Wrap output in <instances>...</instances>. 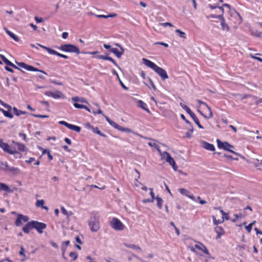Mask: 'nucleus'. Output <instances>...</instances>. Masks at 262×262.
Masks as SVG:
<instances>
[{"label": "nucleus", "instance_id": "1", "mask_svg": "<svg viewBox=\"0 0 262 262\" xmlns=\"http://www.w3.org/2000/svg\"><path fill=\"white\" fill-rule=\"evenodd\" d=\"M0 147L6 152L10 155H14L15 158H21L22 155L19 151L26 152L27 148L25 145L22 143L16 142H12V144L9 145L4 142L3 140H0Z\"/></svg>", "mask_w": 262, "mask_h": 262}, {"label": "nucleus", "instance_id": "2", "mask_svg": "<svg viewBox=\"0 0 262 262\" xmlns=\"http://www.w3.org/2000/svg\"><path fill=\"white\" fill-rule=\"evenodd\" d=\"M90 230L92 232H97L100 229V215L99 213L93 212L88 222Z\"/></svg>", "mask_w": 262, "mask_h": 262}, {"label": "nucleus", "instance_id": "3", "mask_svg": "<svg viewBox=\"0 0 262 262\" xmlns=\"http://www.w3.org/2000/svg\"><path fill=\"white\" fill-rule=\"evenodd\" d=\"M142 61L146 66L152 69L163 80H164L168 78V75L164 69L159 67L151 61L146 58H143Z\"/></svg>", "mask_w": 262, "mask_h": 262}, {"label": "nucleus", "instance_id": "4", "mask_svg": "<svg viewBox=\"0 0 262 262\" xmlns=\"http://www.w3.org/2000/svg\"><path fill=\"white\" fill-rule=\"evenodd\" d=\"M198 103V112L206 119H209L213 117V115L210 107L206 103L200 100H197Z\"/></svg>", "mask_w": 262, "mask_h": 262}, {"label": "nucleus", "instance_id": "5", "mask_svg": "<svg viewBox=\"0 0 262 262\" xmlns=\"http://www.w3.org/2000/svg\"><path fill=\"white\" fill-rule=\"evenodd\" d=\"M159 153L162 160H165L172 166L174 170H177V165L176 162L173 158H172V157L168 152L166 151H162L161 150H159Z\"/></svg>", "mask_w": 262, "mask_h": 262}, {"label": "nucleus", "instance_id": "6", "mask_svg": "<svg viewBox=\"0 0 262 262\" xmlns=\"http://www.w3.org/2000/svg\"><path fill=\"white\" fill-rule=\"evenodd\" d=\"M110 226L115 231H123L125 228V226L121 221L117 217H113L110 221Z\"/></svg>", "mask_w": 262, "mask_h": 262}, {"label": "nucleus", "instance_id": "7", "mask_svg": "<svg viewBox=\"0 0 262 262\" xmlns=\"http://www.w3.org/2000/svg\"><path fill=\"white\" fill-rule=\"evenodd\" d=\"M216 143L218 148L220 149H223L225 150L228 151L231 153H233L235 155H237V153L232 150L231 149L233 148V146L230 145L227 142H222L220 140L217 139Z\"/></svg>", "mask_w": 262, "mask_h": 262}, {"label": "nucleus", "instance_id": "8", "mask_svg": "<svg viewBox=\"0 0 262 262\" xmlns=\"http://www.w3.org/2000/svg\"><path fill=\"white\" fill-rule=\"evenodd\" d=\"M60 50L66 52L75 53L77 54L80 53L79 49L76 46L72 44L62 45L60 47Z\"/></svg>", "mask_w": 262, "mask_h": 262}, {"label": "nucleus", "instance_id": "9", "mask_svg": "<svg viewBox=\"0 0 262 262\" xmlns=\"http://www.w3.org/2000/svg\"><path fill=\"white\" fill-rule=\"evenodd\" d=\"M198 250L201 254H204L209 255V252L207 250V248L202 243L198 242H195V244L191 248V251H194V249Z\"/></svg>", "mask_w": 262, "mask_h": 262}, {"label": "nucleus", "instance_id": "10", "mask_svg": "<svg viewBox=\"0 0 262 262\" xmlns=\"http://www.w3.org/2000/svg\"><path fill=\"white\" fill-rule=\"evenodd\" d=\"M44 94L46 96H47L48 97H52L55 99L64 98V96L62 93V92H61L60 91H58V90H56L54 92L47 91H46L44 93Z\"/></svg>", "mask_w": 262, "mask_h": 262}, {"label": "nucleus", "instance_id": "11", "mask_svg": "<svg viewBox=\"0 0 262 262\" xmlns=\"http://www.w3.org/2000/svg\"><path fill=\"white\" fill-rule=\"evenodd\" d=\"M17 64L20 68H23L28 71H35V72H36V71H38V72H40L41 73H44V74H46L45 72H44L43 71H41V70H39L31 66H30V65H28V64H26L24 62H17Z\"/></svg>", "mask_w": 262, "mask_h": 262}, {"label": "nucleus", "instance_id": "12", "mask_svg": "<svg viewBox=\"0 0 262 262\" xmlns=\"http://www.w3.org/2000/svg\"><path fill=\"white\" fill-rule=\"evenodd\" d=\"M33 228H35L39 233L43 232V230L46 228V225L37 221H32Z\"/></svg>", "mask_w": 262, "mask_h": 262}, {"label": "nucleus", "instance_id": "13", "mask_svg": "<svg viewBox=\"0 0 262 262\" xmlns=\"http://www.w3.org/2000/svg\"><path fill=\"white\" fill-rule=\"evenodd\" d=\"M116 45L119 47V49L113 48V49H111V52L114 53L117 57L120 58L124 54V49L119 43H116Z\"/></svg>", "mask_w": 262, "mask_h": 262}, {"label": "nucleus", "instance_id": "14", "mask_svg": "<svg viewBox=\"0 0 262 262\" xmlns=\"http://www.w3.org/2000/svg\"><path fill=\"white\" fill-rule=\"evenodd\" d=\"M28 221V216L18 214L15 221V225L17 226H20L22 225L23 222H27Z\"/></svg>", "mask_w": 262, "mask_h": 262}, {"label": "nucleus", "instance_id": "15", "mask_svg": "<svg viewBox=\"0 0 262 262\" xmlns=\"http://www.w3.org/2000/svg\"><path fill=\"white\" fill-rule=\"evenodd\" d=\"M84 126L88 129L91 130L94 133L97 134L102 137H105V135L102 133L98 129V127H95L92 126L90 123H86L84 124Z\"/></svg>", "mask_w": 262, "mask_h": 262}, {"label": "nucleus", "instance_id": "16", "mask_svg": "<svg viewBox=\"0 0 262 262\" xmlns=\"http://www.w3.org/2000/svg\"><path fill=\"white\" fill-rule=\"evenodd\" d=\"M179 192L183 195H185L192 201H196L195 198L194 196L192 195L189 191L184 188L179 189Z\"/></svg>", "mask_w": 262, "mask_h": 262}, {"label": "nucleus", "instance_id": "17", "mask_svg": "<svg viewBox=\"0 0 262 262\" xmlns=\"http://www.w3.org/2000/svg\"><path fill=\"white\" fill-rule=\"evenodd\" d=\"M220 25L222 31L224 32H228L230 30L229 26L226 23L225 19L224 16L220 20Z\"/></svg>", "mask_w": 262, "mask_h": 262}, {"label": "nucleus", "instance_id": "18", "mask_svg": "<svg viewBox=\"0 0 262 262\" xmlns=\"http://www.w3.org/2000/svg\"><path fill=\"white\" fill-rule=\"evenodd\" d=\"M218 8H219V9L220 10V14H219V15L210 14L208 16V18H217L219 20H220L223 17V14H224V10L223 9L222 7H219Z\"/></svg>", "mask_w": 262, "mask_h": 262}, {"label": "nucleus", "instance_id": "19", "mask_svg": "<svg viewBox=\"0 0 262 262\" xmlns=\"http://www.w3.org/2000/svg\"><path fill=\"white\" fill-rule=\"evenodd\" d=\"M202 146L204 148L210 150V151H214L215 150V147L214 146L210 143H209L205 141H203L202 143Z\"/></svg>", "mask_w": 262, "mask_h": 262}, {"label": "nucleus", "instance_id": "20", "mask_svg": "<svg viewBox=\"0 0 262 262\" xmlns=\"http://www.w3.org/2000/svg\"><path fill=\"white\" fill-rule=\"evenodd\" d=\"M149 190H150V194L151 195V199H144L142 201V202L144 203H152L155 199H156V198H155V194L153 192V189L152 188H149Z\"/></svg>", "mask_w": 262, "mask_h": 262}, {"label": "nucleus", "instance_id": "21", "mask_svg": "<svg viewBox=\"0 0 262 262\" xmlns=\"http://www.w3.org/2000/svg\"><path fill=\"white\" fill-rule=\"evenodd\" d=\"M215 231L217 233L216 238H221V236L224 234V229L220 226H217L215 228Z\"/></svg>", "mask_w": 262, "mask_h": 262}, {"label": "nucleus", "instance_id": "22", "mask_svg": "<svg viewBox=\"0 0 262 262\" xmlns=\"http://www.w3.org/2000/svg\"><path fill=\"white\" fill-rule=\"evenodd\" d=\"M104 116L106 120L108 122V123L113 127H114L116 129H117L119 130V128H120L121 126L119 125L117 123H116L115 122L111 120L108 117L103 115Z\"/></svg>", "mask_w": 262, "mask_h": 262}, {"label": "nucleus", "instance_id": "23", "mask_svg": "<svg viewBox=\"0 0 262 262\" xmlns=\"http://www.w3.org/2000/svg\"><path fill=\"white\" fill-rule=\"evenodd\" d=\"M45 201L43 200H37L35 203V206L37 207H40L42 209H44L46 210H48V208L44 205Z\"/></svg>", "mask_w": 262, "mask_h": 262}, {"label": "nucleus", "instance_id": "24", "mask_svg": "<svg viewBox=\"0 0 262 262\" xmlns=\"http://www.w3.org/2000/svg\"><path fill=\"white\" fill-rule=\"evenodd\" d=\"M33 228L32 221L28 222L23 228V231L26 233H29L30 230Z\"/></svg>", "mask_w": 262, "mask_h": 262}, {"label": "nucleus", "instance_id": "25", "mask_svg": "<svg viewBox=\"0 0 262 262\" xmlns=\"http://www.w3.org/2000/svg\"><path fill=\"white\" fill-rule=\"evenodd\" d=\"M4 30L6 31L7 34L11 37L13 40H14L15 41H18L19 38L18 37L14 34L13 33L9 31L7 28H4Z\"/></svg>", "mask_w": 262, "mask_h": 262}, {"label": "nucleus", "instance_id": "26", "mask_svg": "<svg viewBox=\"0 0 262 262\" xmlns=\"http://www.w3.org/2000/svg\"><path fill=\"white\" fill-rule=\"evenodd\" d=\"M0 57L2 58L3 61L8 66L14 67L16 69H18L16 66L12 63L10 60H9L6 57L2 54H0Z\"/></svg>", "mask_w": 262, "mask_h": 262}, {"label": "nucleus", "instance_id": "27", "mask_svg": "<svg viewBox=\"0 0 262 262\" xmlns=\"http://www.w3.org/2000/svg\"><path fill=\"white\" fill-rule=\"evenodd\" d=\"M192 119L193 120L194 122L196 123L198 126L201 128H204L203 126L200 124L199 119L195 116V115L192 112L191 114L189 115Z\"/></svg>", "mask_w": 262, "mask_h": 262}, {"label": "nucleus", "instance_id": "28", "mask_svg": "<svg viewBox=\"0 0 262 262\" xmlns=\"http://www.w3.org/2000/svg\"><path fill=\"white\" fill-rule=\"evenodd\" d=\"M125 245L126 247L134 250L138 252H140L142 251L141 248L137 245L134 244H125Z\"/></svg>", "mask_w": 262, "mask_h": 262}, {"label": "nucleus", "instance_id": "29", "mask_svg": "<svg viewBox=\"0 0 262 262\" xmlns=\"http://www.w3.org/2000/svg\"><path fill=\"white\" fill-rule=\"evenodd\" d=\"M175 32L177 34V35L180 38H182L183 39H185L186 38V34L185 32L181 31V30L176 29L175 30Z\"/></svg>", "mask_w": 262, "mask_h": 262}, {"label": "nucleus", "instance_id": "30", "mask_svg": "<svg viewBox=\"0 0 262 262\" xmlns=\"http://www.w3.org/2000/svg\"><path fill=\"white\" fill-rule=\"evenodd\" d=\"M69 244H70L69 241L64 242L62 244L61 249H62V255H63V257L64 258H65V257L64 255L65 254V252H66L67 248L69 246Z\"/></svg>", "mask_w": 262, "mask_h": 262}, {"label": "nucleus", "instance_id": "31", "mask_svg": "<svg viewBox=\"0 0 262 262\" xmlns=\"http://www.w3.org/2000/svg\"><path fill=\"white\" fill-rule=\"evenodd\" d=\"M96 16L98 18H108L115 17L117 16V14L116 13H112L108 15H96Z\"/></svg>", "mask_w": 262, "mask_h": 262}, {"label": "nucleus", "instance_id": "32", "mask_svg": "<svg viewBox=\"0 0 262 262\" xmlns=\"http://www.w3.org/2000/svg\"><path fill=\"white\" fill-rule=\"evenodd\" d=\"M113 73L114 75H115L117 77V78L119 80V81L120 82V84L121 85V86L124 89H125V90H128V88L126 86L124 85V84H123L122 81L121 80V79H120V77L119 76V75L118 74V73H117V72L115 70H113Z\"/></svg>", "mask_w": 262, "mask_h": 262}, {"label": "nucleus", "instance_id": "33", "mask_svg": "<svg viewBox=\"0 0 262 262\" xmlns=\"http://www.w3.org/2000/svg\"><path fill=\"white\" fill-rule=\"evenodd\" d=\"M73 105H74V107L75 108H83V109L86 110L89 112H91L90 109L89 108H88L86 106L84 105L80 104H79V103H74Z\"/></svg>", "mask_w": 262, "mask_h": 262}, {"label": "nucleus", "instance_id": "34", "mask_svg": "<svg viewBox=\"0 0 262 262\" xmlns=\"http://www.w3.org/2000/svg\"><path fill=\"white\" fill-rule=\"evenodd\" d=\"M138 106L142 108L143 110L146 111L147 112H149V110L147 108V105L146 103H145L142 100H139L138 102Z\"/></svg>", "mask_w": 262, "mask_h": 262}, {"label": "nucleus", "instance_id": "35", "mask_svg": "<svg viewBox=\"0 0 262 262\" xmlns=\"http://www.w3.org/2000/svg\"><path fill=\"white\" fill-rule=\"evenodd\" d=\"M9 167L7 162H0V169L4 171H8Z\"/></svg>", "mask_w": 262, "mask_h": 262}, {"label": "nucleus", "instance_id": "36", "mask_svg": "<svg viewBox=\"0 0 262 262\" xmlns=\"http://www.w3.org/2000/svg\"><path fill=\"white\" fill-rule=\"evenodd\" d=\"M13 113L16 116H20L21 115H24L27 114L26 112L18 110L16 107H14L13 108Z\"/></svg>", "mask_w": 262, "mask_h": 262}, {"label": "nucleus", "instance_id": "37", "mask_svg": "<svg viewBox=\"0 0 262 262\" xmlns=\"http://www.w3.org/2000/svg\"><path fill=\"white\" fill-rule=\"evenodd\" d=\"M0 191H10V188L6 184L0 182Z\"/></svg>", "mask_w": 262, "mask_h": 262}, {"label": "nucleus", "instance_id": "38", "mask_svg": "<svg viewBox=\"0 0 262 262\" xmlns=\"http://www.w3.org/2000/svg\"><path fill=\"white\" fill-rule=\"evenodd\" d=\"M231 14L234 17H237V22L238 23H241V21H242V17L240 16V15L239 14V13L238 12H237L236 11H235V10H234L233 11H231Z\"/></svg>", "mask_w": 262, "mask_h": 262}, {"label": "nucleus", "instance_id": "39", "mask_svg": "<svg viewBox=\"0 0 262 262\" xmlns=\"http://www.w3.org/2000/svg\"><path fill=\"white\" fill-rule=\"evenodd\" d=\"M68 128L73 130H75L78 133L80 132L81 130V128L79 126L71 124H70L69 126H68Z\"/></svg>", "mask_w": 262, "mask_h": 262}, {"label": "nucleus", "instance_id": "40", "mask_svg": "<svg viewBox=\"0 0 262 262\" xmlns=\"http://www.w3.org/2000/svg\"><path fill=\"white\" fill-rule=\"evenodd\" d=\"M180 105L181 106V107L189 115L191 114L192 112L191 111V110L185 104L183 103H180Z\"/></svg>", "mask_w": 262, "mask_h": 262}, {"label": "nucleus", "instance_id": "41", "mask_svg": "<svg viewBox=\"0 0 262 262\" xmlns=\"http://www.w3.org/2000/svg\"><path fill=\"white\" fill-rule=\"evenodd\" d=\"M148 145L150 147H154L157 149L158 151L159 152V150H161L160 149L159 146L157 144V142L155 141H152L151 142H149L148 143Z\"/></svg>", "mask_w": 262, "mask_h": 262}, {"label": "nucleus", "instance_id": "42", "mask_svg": "<svg viewBox=\"0 0 262 262\" xmlns=\"http://www.w3.org/2000/svg\"><path fill=\"white\" fill-rule=\"evenodd\" d=\"M156 200L157 202V206L158 207V208L160 209H161L162 208V205H163V200L162 199V198L159 197V196H157L156 198Z\"/></svg>", "mask_w": 262, "mask_h": 262}, {"label": "nucleus", "instance_id": "43", "mask_svg": "<svg viewBox=\"0 0 262 262\" xmlns=\"http://www.w3.org/2000/svg\"><path fill=\"white\" fill-rule=\"evenodd\" d=\"M3 113L5 117L9 118H12L13 116L12 114L8 110V111L3 110Z\"/></svg>", "mask_w": 262, "mask_h": 262}, {"label": "nucleus", "instance_id": "44", "mask_svg": "<svg viewBox=\"0 0 262 262\" xmlns=\"http://www.w3.org/2000/svg\"><path fill=\"white\" fill-rule=\"evenodd\" d=\"M220 212L223 215L222 220H223L224 221L225 220H229V216L228 215V213L225 212L223 210H220Z\"/></svg>", "mask_w": 262, "mask_h": 262}, {"label": "nucleus", "instance_id": "45", "mask_svg": "<svg viewBox=\"0 0 262 262\" xmlns=\"http://www.w3.org/2000/svg\"><path fill=\"white\" fill-rule=\"evenodd\" d=\"M51 52L52 55H56L59 57H61L65 59H67L68 58L67 55L59 53L55 50H53V51H52Z\"/></svg>", "mask_w": 262, "mask_h": 262}, {"label": "nucleus", "instance_id": "46", "mask_svg": "<svg viewBox=\"0 0 262 262\" xmlns=\"http://www.w3.org/2000/svg\"><path fill=\"white\" fill-rule=\"evenodd\" d=\"M212 220H213V223L215 225H219L220 224H222L223 223H224L223 220H216V218L215 217V216L213 215L212 216Z\"/></svg>", "mask_w": 262, "mask_h": 262}, {"label": "nucleus", "instance_id": "47", "mask_svg": "<svg viewBox=\"0 0 262 262\" xmlns=\"http://www.w3.org/2000/svg\"><path fill=\"white\" fill-rule=\"evenodd\" d=\"M9 171H11L13 174H18L19 172V169L16 167H10Z\"/></svg>", "mask_w": 262, "mask_h": 262}, {"label": "nucleus", "instance_id": "48", "mask_svg": "<svg viewBox=\"0 0 262 262\" xmlns=\"http://www.w3.org/2000/svg\"><path fill=\"white\" fill-rule=\"evenodd\" d=\"M119 130L126 133H134L132 129L128 128L123 127L121 126L120 127V128H119Z\"/></svg>", "mask_w": 262, "mask_h": 262}, {"label": "nucleus", "instance_id": "49", "mask_svg": "<svg viewBox=\"0 0 262 262\" xmlns=\"http://www.w3.org/2000/svg\"><path fill=\"white\" fill-rule=\"evenodd\" d=\"M19 254L23 257L21 259V261H25L26 259V255L24 253V248L23 247H21L20 251H19Z\"/></svg>", "mask_w": 262, "mask_h": 262}, {"label": "nucleus", "instance_id": "50", "mask_svg": "<svg viewBox=\"0 0 262 262\" xmlns=\"http://www.w3.org/2000/svg\"><path fill=\"white\" fill-rule=\"evenodd\" d=\"M69 256L72 258L73 260H75L78 257V254L75 252H71L69 254Z\"/></svg>", "mask_w": 262, "mask_h": 262}, {"label": "nucleus", "instance_id": "51", "mask_svg": "<svg viewBox=\"0 0 262 262\" xmlns=\"http://www.w3.org/2000/svg\"><path fill=\"white\" fill-rule=\"evenodd\" d=\"M38 45L41 48H42V49H45L46 50H47L48 51V52L50 54H52V51H53L54 50L50 48H48V47H47L46 46H44L42 45H40V44H38Z\"/></svg>", "mask_w": 262, "mask_h": 262}, {"label": "nucleus", "instance_id": "52", "mask_svg": "<svg viewBox=\"0 0 262 262\" xmlns=\"http://www.w3.org/2000/svg\"><path fill=\"white\" fill-rule=\"evenodd\" d=\"M31 115L36 118H49V116H48V115H36V114H31Z\"/></svg>", "mask_w": 262, "mask_h": 262}, {"label": "nucleus", "instance_id": "53", "mask_svg": "<svg viewBox=\"0 0 262 262\" xmlns=\"http://www.w3.org/2000/svg\"><path fill=\"white\" fill-rule=\"evenodd\" d=\"M159 25L160 26L164 27H167V26H169V27H173V25L172 24L170 23H160Z\"/></svg>", "mask_w": 262, "mask_h": 262}, {"label": "nucleus", "instance_id": "54", "mask_svg": "<svg viewBox=\"0 0 262 262\" xmlns=\"http://www.w3.org/2000/svg\"><path fill=\"white\" fill-rule=\"evenodd\" d=\"M105 60H108L112 63H113L115 66H117V64L116 62L111 57H109L108 56H106Z\"/></svg>", "mask_w": 262, "mask_h": 262}, {"label": "nucleus", "instance_id": "55", "mask_svg": "<svg viewBox=\"0 0 262 262\" xmlns=\"http://www.w3.org/2000/svg\"><path fill=\"white\" fill-rule=\"evenodd\" d=\"M252 228V224H249L248 225L245 226V229L249 233L251 232Z\"/></svg>", "mask_w": 262, "mask_h": 262}, {"label": "nucleus", "instance_id": "56", "mask_svg": "<svg viewBox=\"0 0 262 262\" xmlns=\"http://www.w3.org/2000/svg\"><path fill=\"white\" fill-rule=\"evenodd\" d=\"M154 44L162 45L166 48H167L168 47V45L167 43L163 42H156Z\"/></svg>", "mask_w": 262, "mask_h": 262}, {"label": "nucleus", "instance_id": "57", "mask_svg": "<svg viewBox=\"0 0 262 262\" xmlns=\"http://www.w3.org/2000/svg\"><path fill=\"white\" fill-rule=\"evenodd\" d=\"M1 104L6 108H7L9 111H10L12 109V107L9 104L5 103L3 102H1Z\"/></svg>", "mask_w": 262, "mask_h": 262}, {"label": "nucleus", "instance_id": "58", "mask_svg": "<svg viewBox=\"0 0 262 262\" xmlns=\"http://www.w3.org/2000/svg\"><path fill=\"white\" fill-rule=\"evenodd\" d=\"M83 54H90V55H96L99 53L98 51H94V52H82Z\"/></svg>", "mask_w": 262, "mask_h": 262}, {"label": "nucleus", "instance_id": "59", "mask_svg": "<svg viewBox=\"0 0 262 262\" xmlns=\"http://www.w3.org/2000/svg\"><path fill=\"white\" fill-rule=\"evenodd\" d=\"M234 216H235V219H232L231 221L232 222H235L238 219V218H241L242 217V214H234Z\"/></svg>", "mask_w": 262, "mask_h": 262}, {"label": "nucleus", "instance_id": "60", "mask_svg": "<svg viewBox=\"0 0 262 262\" xmlns=\"http://www.w3.org/2000/svg\"><path fill=\"white\" fill-rule=\"evenodd\" d=\"M59 124H61V125H63L66 126L68 128V126H69V125H70V123H68L67 122L64 121H60L59 122Z\"/></svg>", "mask_w": 262, "mask_h": 262}, {"label": "nucleus", "instance_id": "61", "mask_svg": "<svg viewBox=\"0 0 262 262\" xmlns=\"http://www.w3.org/2000/svg\"><path fill=\"white\" fill-rule=\"evenodd\" d=\"M35 161V158L31 157L28 160H26L27 163L30 164Z\"/></svg>", "mask_w": 262, "mask_h": 262}, {"label": "nucleus", "instance_id": "62", "mask_svg": "<svg viewBox=\"0 0 262 262\" xmlns=\"http://www.w3.org/2000/svg\"><path fill=\"white\" fill-rule=\"evenodd\" d=\"M61 211L62 213L66 215L68 214V212L67 211V210L65 209L64 207H61Z\"/></svg>", "mask_w": 262, "mask_h": 262}, {"label": "nucleus", "instance_id": "63", "mask_svg": "<svg viewBox=\"0 0 262 262\" xmlns=\"http://www.w3.org/2000/svg\"><path fill=\"white\" fill-rule=\"evenodd\" d=\"M35 19L37 23H40L43 21V19L41 17H35Z\"/></svg>", "mask_w": 262, "mask_h": 262}, {"label": "nucleus", "instance_id": "64", "mask_svg": "<svg viewBox=\"0 0 262 262\" xmlns=\"http://www.w3.org/2000/svg\"><path fill=\"white\" fill-rule=\"evenodd\" d=\"M79 100H80V97H72V100L73 101H74L75 102H79Z\"/></svg>", "mask_w": 262, "mask_h": 262}]
</instances>
